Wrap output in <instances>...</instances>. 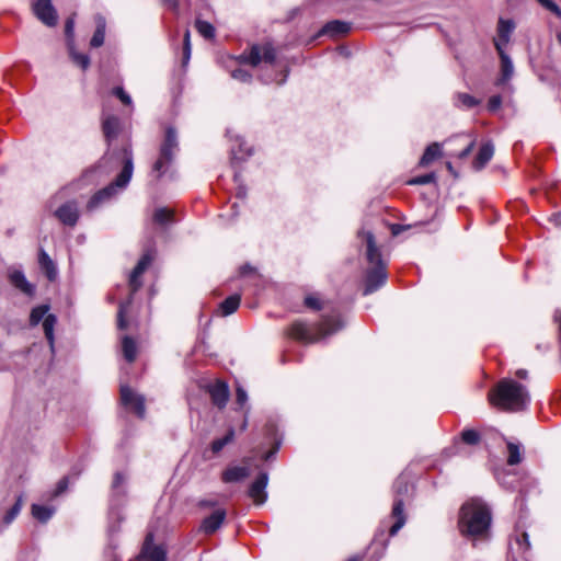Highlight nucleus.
Listing matches in <instances>:
<instances>
[{"label": "nucleus", "mask_w": 561, "mask_h": 561, "mask_svg": "<svg viewBox=\"0 0 561 561\" xmlns=\"http://www.w3.org/2000/svg\"><path fill=\"white\" fill-rule=\"evenodd\" d=\"M492 515L489 506L480 499L466 502L459 513V530L462 536L472 540L489 537Z\"/></svg>", "instance_id": "nucleus-1"}, {"label": "nucleus", "mask_w": 561, "mask_h": 561, "mask_svg": "<svg viewBox=\"0 0 561 561\" xmlns=\"http://www.w3.org/2000/svg\"><path fill=\"white\" fill-rule=\"evenodd\" d=\"M489 400L495 408L507 412H519L527 409L530 396L522 383L504 378L489 393Z\"/></svg>", "instance_id": "nucleus-2"}, {"label": "nucleus", "mask_w": 561, "mask_h": 561, "mask_svg": "<svg viewBox=\"0 0 561 561\" xmlns=\"http://www.w3.org/2000/svg\"><path fill=\"white\" fill-rule=\"evenodd\" d=\"M358 236L365 239L367 247L366 257L367 261L374 265V267L367 272L366 286L364 289V295H369L385 285L387 272L373 232L362 230L358 232Z\"/></svg>", "instance_id": "nucleus-3"}, {"label": "nucleus", "mask_w": 561, "mask_h": 561, "mask_svg": "<svg viewBox=\"0 0 561 561\" xmlns=\"http://www.w3.org/2000/svg\"><path fill=\"white\" fill-rule=\"evenodd\" d=\"M342 327L343 323L336 316H328L318 324L294 322L289 329V335L305 343H316L337 332Z\"/></svg>", "instance_id": "nucleus-4"}, {"label": "nucleus", "mask_w": 561, "mask_h": 561, "mask_svg": "<svg viewBox=\"0 0 561 561\" xmlns=\"http://www.w3.org/2000/svg\"><path fill=\"white\" fill-rule=\"evenodd\" d=\"M134 171V162H133V152L129 148H125L123 150V169L121 173L117 175L114 182L105 186L104 188L96 192L88 203V209L92 210L99 207L102 203L108 201L116 194L117 190L125 188L133 175Z\"/></svg>", "instance_id": "nucleus-5"}, {"label": "nucleus", "mask_w": 561, "mask_h": 561, "mask_svg": "<svg viewBox=\"0 0 561 561\" xmlns=\"http://www.w3.org/2000/svg\"><path fill=\"white\" fill-rule=\"evenodd\" d=\"M179 149L178 135L174 128L168 127L163 142L160 147V152L157 161L153 163L152 171L157 178H161L172 163L174 156Z\"/></svg>", "instance_id": "nucleus-6"}, {"label": "nucleus", "mask_w": 561, "mask_h": 561, "mask_svg": "<svg viewBox=\"0 0 561 561\" xmlns=\"http://www.w3.org/2000/svg\"><path fill=\"white\" fill-rule=\"evenodd\" d=\"M276 51L272 44L265 43L263 45H253L249 53H243L238 57L240 64H249L253 67L257 66L261 61L274 62Z\"/></svg>", "instance_id": "nucleus-7"}, {"label": "nucleus", "mask_w": 561, "mask_h": 561, "mask_svg": "<svg viewBox=\"0 0 561 561\" xmlns=\"http://www.w3.org/2000/svg\"><path fill=\"white\" fill-rule=\"evenodd\" d=\"M33 12L45 25L55 26L57 24L58 15L51 0H36L33 4Z\"/></svg>", "instance_id": "nucleus-8"}, {"label": "nucleus", "mask_w": 561, "mask_h": 561, "mask_svg": "<svg viewBox=\"0 0 561 561\" xmlns=\"http://www.w3.org/2000/svg\"><path fill=\"white\" fill-rule=\"evenodd\" d=\"M121 400L124 405L131 408L139 417L145 416V399L142 396L135 393L129 387L121 388Z\"/></svg>", "instance_id": "nucleus-9"}, {"label": "nucleus", "mask_w": 561, "mask_h": 561, "mask_svg": "<svg viewBox=\"0 0 561 561\" xmlns=\"http://www.w3.org/2000/svg\"><path fill=\"white\" fill-rule=\"evenodd\" d=\"M268 483V474L261 472L259 477L252 482L249 488L248 494L256 505H262L267 500L266 486Z\"/></svg>", "instance_id": "nucleus-10"}, {"label": "nucleus", "mask_w": 561, "mask_h": 561, "mask_svg": "<svg viewBox=\"0 0 561 561\" xmlns=\"http://www.w3.org/2000/svg\"><path fill=\"white\" fill-rule=\"evenodd\" d=\"M152 260H153V257H152L151 253L147 252L140 257L137 265L133 270L130 277H129V286L131 288V295L134 293H136L141 287V282L139 280V277L148 268V266L151 264Z\"/></svg>", "instance_id": "nucleus-11"}, {"label": "nucleus", "mask_w": 561, "mask_h": 561, "mask_svg": "<svg viewBox=\"0 0 561 561\" xmlns=\"http://www.w3.org/2000/svg\"><path fill=\"white\" fill-rule=\"evenodd\" d=\"M208 393L211 402L219 409H224L229 399V388L224 381L217 380L208 386Z\"/></svg>", "instance_id": "nucleus-12"}, {"label": "nucleus", "mask_w": 561, "mask_h": 561, "mask_svg": "<svg viewBox=\"0 0 561 561\" xmlns=\"http://www.w3.org/2000/svg\"><path fill=\"white\" fill-rule=\"evenodd\" d=\"M515 30V22L511 19H500L497 22V38L494 39V46L504 49L511 39V35Z\"/></svg>", "instance_id": "nucleus-13"}, {"label": "nucleus", "mask_w": 561, "mask_h": 561, "mask_svg": "<svg viewBox=\"0 0 561 561\" xmlns=\"http://www.w3.org/2000/svg\"><path fill=\"white\" fill-rule=\"evenodd\" d=\"M55 215L64 225L75 226L79 219L78 205L75 202H68L56 209Z\"/></svg>", "instance_id": "nucleus-14"}, {"label": "nucleus", "mask_w": 561, "mask_h": 561, "mask_svg": "<svg viewBox=\"0 0 561 561\" xmlns=\"http://www.w3.org/2000/svg\"><path fill=\"white\" fill-rule=\"evenodd\" d=\"M226 519V511L222 508L216 510L211 515L203 519L201 529L203 533L210 535L220 528Z\"/></svg>", "instance_id": "nucleus-15"}, {"label": "nucleus", "mask_w": 561, "mask_h": 561, "mask_svg": "<svg viewBox=\"0 0 561 561\" xmlns=\"http://www.w3.org/2000/svg\"><path fill=\"white\" fill-rule=\"evenodd\" d=\"M152 534H148L140 557L149 561H165L164 550L161 547L152 546Z\"/></svg>", "instance_id": "nucleus-16"}, {"label": "nucleus", "mask_w": 561, "mask_h": 561, "mask_svg": "<svg viewBox=\"0 0 561 561\" xmlns=\"http://www.w3.org/2000/svg\"><path fill=\"white\" fill-rule=\"evenodd\" d=\"M496 51L501 59V77L496 80V85H501L512 78L514 73V66L510 56L505 53V49H502L499 46Z\"/></svg>", "instance_id": "nucleus-17"}, {"label": "nucleus", "mask_w": 561, "mask_h": 561, "mask_svg": "<svg viewBox=\"0 0 561 561\" xmlns=\"http://www.w3.org/2000/svg\"><path fill=\"white\" fill-rule=\"evenodd\" d=\"M250 474V469L247 466H234L227 468L222 474L221 480L225 483L239 482Z\"/></svg>", "instance_id": "nucleus-18"}, {"label": "nucleus", "mask_w": 561, "mask_h": 561, "mask_svg": "<svg viewBox=\"0 0 561 561\" xmlns=\"http://www.w3.org/2000/svg\"><path fill=\"white\" fill-rule=\"evenodd\" d=\"M392 517L396 518V522L390 527V536H394L405 524V515L403 513V501L401 499H397L393 503Z\"/></svg>", "instance_id": "nucleus-19"}, {"label": "nucleus", "mask_w": 561, "mask_h": 561, "mask_svg": "<svg viewBox=\"0 0 561 561\" xmlns=\"http://www.w3.org/2000/svg\"><path fill=\"white\" fill-rule=\"evenodd\" d=\"M351 30V25L346 22H342L339 20L331 21L327 23L319 35H330L332 37L346 34Z\"/></svg>", "instance_id": "nucleus-20"}, {"label": "nucleus", "mask_w": 561, "mask_h": 561, "mask_svg": "<svg viewBox=\"0 0 561 561\" xmlns=\"http://www.w3.org/2000/svg\"><path fill=\"white\" fill-rule=\"evenodd\" d=\"M11 284L26 295H33L34 287L25 278L21 271H12L9 274Z\"/></svg>", "instance_id": "nucleus-21"}, {"label": "nucleus", "mask_w": 561, "mask_h": 561, "mask_svg": "<svg viewBox=\"0 0 561 561\" xmlns=\"http://www.w3.org/2000/svg\"><path fill=\"white\" fill-rule=\"evenodd\" d=\"M95 24H96V28L91 38L90 45H91V47L98 48V47L102 46L104 43L106 21L102 15H96Z\"/></svg>", "instance_id": "nucleus-22"}, {"label": "nucleus", "mask_w": 561, "mask_h": 561, "mask_svg": "<svg viewBox=\"0 0 561 561\" xmlns=\"http://www.w3.org/2000/svg\"><path fill=\"white\" fill-rule=\"evenodd\" d=\"M494 147L491 142H486L482 145L480 148L478 156L473 162V165L477 170H481L493 157Z\"/></svg>", "instance_id": "nucleus-23"}, {"label": "nucleus", "mask_w": 561, "mask_h": 561, "mask_svg": "<svg viewBox=\"0 0 561 561\" xmlns=\"http://www.w3.org/2000/svg\"><path fill=\"white\" fill-rule=\"evenodd\" d=\"M57 323V318L55 314H47L43 321V330L45 333V336L48 341L49 347L51 353L55 351V336H54V329Z\"/></svg>", "instance_id": "nucleus-24"}, {"label": "nucleus", "mask_w": 561, "mask_h": 561, "mask_svg": "<svg viewBox=\"0 0 561 561\" xmlns=\"http://www.w3.org/2000/svg\"><path fill=\"white\" fill-rule=\"evenodd\" d=\"M442 147L438 142H433L430 146L426 147L423 156L420 159V165L421 167H427L431 164L435 159L439 158L442 156Z\"/></svg>", "instance_id": "nucleus-25"}, {"label": "nucleus", "mask_w": 561, "mask_h": 561, "mask_svg": "<svg viewBox=\"0 0 561 561\" xmlns=\"http://www.w3.org/2000/svg\"><path fill=\"white\" fill-rule=\"evenodd\" d=\"M241 296L238 294L227 297L219 306L221 316L227 317L237 311L240 306Z\"/></svg>", "instance_id": "nucleus-26"}, {"label": "nucleus", "mask_w": 561, "mask_h": 561, "mask_svg": "<svg viewBox=\"0 0 561 561\" xmlns=\"http://www.w3.org/2000/svg\"><path fill=\"white\" fill-rule=\"evenodd\" d=\"M38 263L41 265V268L46 273L48 279H55L57 275L55 263L44 250H41L39 252Z\"/></svg>", "instance_id": "nucleus-27"}, {"label": "nucleus", "mask_w": 561, "mask_h": 561, "mask_svg": "<svg viewBox=\"0 0 561 561\" xmlns=\"http://www.w3.org/2000/svg\"><path fill=\"white\" fill-rule=\"evenodd\" d=\"M32 516L41 523H46L55 513L54 507L33 504L31 508Z\"/></svg>", "instance_id": "nucleus-28"}, {"label": "nucleus", "mask_w": 561, "mask_h": 561, "mask_svg": "<svg viewBox=\"0 0 561 561\" xmlns=\"http://www.w3.org/2000/svg\"><path fill=\"white\" fill-rule=\"evenodd\" d=\"M233 439H234V430L232 427H230L224 437L213 440V443L210 445V449L214 454H218L219 451L222 450V448L226 445L232 443Z\"/></svg>", "instance_id": "nucleus-29"}, {"label": "nucleus", "mask_w": 561, "mask_h": 561, "mask_svg": "<svg viewBox=\"0 0 561 561\" xmlns=\"http://www.w3.org/2000/svg\"><path fill=\"white\" fill-rule=\"evenodd\" d=\"M119 121L115 116H108L103 122V131L107 139L114 138L117 135Z\"/></svg>", "instance_id": "nucleus-30"}, {"label": "nucleus", "mask_w": 561, "mask_h": 561, "mask_svg": "<svg viewBox=\"0 0 561 561\" xmlns=\"http://www.w3.org/2000/svg\"><path fill=\"white\" fill-rule=\"evenodd\" d=\"M122 346H123L124 357L126 358V360L129 363L134 362L136 359V355H137V347H136L134 340L129 336H125L123 339Z\"/></svg>", "instance_id": "nucleus-31"}, {"label": "nucleus", "mask_w": 561, "mask_h": 561, "mask_svg": "<svg viewBox=\"0 0 561 561\" xmlns=\"http://www.w3.org/2000/svg\"><path fill=\"white\" fill-rule=\"evenodd\" d=\"M49 306L48 305H41L32 309L30 314V324L32 327L37 325L42 320L44 321L45 317L48 313Z\"/></svg>", "instance_id": "nucleus-32"}, {"label": "nucleus", "mask_w": 561, "mask_h": 561, "mask_svg": "<svg viewBox=\"0 0 561 561\" xmlns=\"http://www.w3.org/2000/svg\"><path fill=\"white\" fill-rule=\"evenodd\" d=\"M68 48H69V54H70L72 61L76 65H78L79 67H81L83 70H85L90 66L89 56L85 54L76 51L75 45L71 43L68 45Z\"/></svg>", "instance_id": "nucleus-33"}, {"label": "nucleus", "mask_w": 561, "mask_h": 561, "mask_svg": "<svg viewBox=\"0 0 561 561\" xmlns=\"http://www.w3.org/2000/svg\"><path fill=\"white\" fill-rule=\"evenodd\" d=\"M23 506V496H18L14 505L4 514L3 516V524L5 526H9L20 514Z\"/></svg>", "instance_id": "nucleus-34"}, {"label": "nucleus", "mask_w": 561, "mask_h": 561, "mask_svg": "<svg viewBox=\"0 0 561 561\" xmlns=\"http://www.w3.org/2000/svg\"><path fill=\"white\" fill-rule=\"evenodd\" d=\"M173 220V213L165 207L157 208L153 213V221L159 225H165Z\"/></svg>", "instance_id": "nucleus-35"}, {"label": "nucleus", "mask_w": 561, "mask_h": 561, "mask_svg": "<svg viewBox=\"0 0 561 561\" xmlns=\"http://www.w3.org/2000/svg\"><path fill=\"white\" fill-rule=\"evenodd\" d=\"M195 27H196L197 32L203 37H205L207 39L214 38V36H215V28H214V26L209 22L203 21V20H197L195 22Z\"/></svg>", "instance_id": "nucleus-36"}, {"label": "nucleus", "mask_w": 561, "mask_h": 561, "mask_svg": "<svg viewBox=\"0 0 561 561\" xmlns=\"http://www.w3.org/2000/svg\"><path fill=\"white\" fill-rule=\"evenodd\" d=\"M507 450H508L507 463L510 466L518 465L522 461V454L519 450V446L514 443H508Z\"/></svg>", "instance_id": "nucleus-37"}, {"label": "nucleus", "mask_w": 561, "mask_h": 561, "mask_svg": "<svg viewBox=\"0 0 561 561\" xmlns=\"http://www.w3.org/2000/svg\"><path fill=\"white\" fill-rule=\"evenodd\" d=\"M436 181V174L435 173H427L423 175L415 176L408 181L409 185H425L430 184Z\"/></svg>", "instance_id": "nucleus-38"}, {"label": "nucleus", "mask_w": 561, "mask_h": 561, "mask_svg": "<svg viewBox=\"0 0 561 561\" xmlns=\"http://www.w3.org/2000/svg\"><path fill=\"white\" fill-rule=\"evenodd\" d=\"M131 304V297L126 302L119 304V309L117 313V325L119 329H126L127 322L125 320V312L127 311V308Z\"/></svg>", "instance_id": "nucleus-39"}, {"label": "nucleus", "mask_w": 561, "mask_h": 561, "mask_svg": "<svg viewBox=\"0 0 561 561\" xmlns=\"http://www.w3.org/2000/svg\"><path fill=\"white\" fill-rule=\"evenodd\" d=\"M457 101L459 104L467 108L474 107L476 105L479 104V101L468 93H458Z\"/></svg>", "instance_id": "nucleus-40"}, {"label": "nucleus", "mask_w": 561, "mask_h": 561, "mask_svg": "<svg viewBox=\"0 0 561 561\" xmlns=\"http://www.w3.org/2000/svg\"><path fill=\"white\" fill-rule=\"evenodd\" d=\"M461 438L468 445H477L480 442V434L474 430H465Z\"/></svg>", "instance_id": "nucleus-41"}, {"label": "nucleus", "mask_w": 561, "mask_h": 561, "mask_svg": "<svg viewBox=\"0 0 561 561\" xmlns=\"http://www.w3.org/2000/svg\"><path fill=\"white\" fill-rule=\"evenodd\" d=\"M191 57V34L186 30L183 38V62L186 64Z\"/></svg>", "instance_id": "nucleus-42"}, {"label": "nucleus", "mask_w": 561, "mask_h": 561, "mask_svg": "<svg viewBox=\"0 0 561 561\" xmlns=\"http://www.w3.org/2000/svg\"><path fill=\"white\" fill-rule=\"evenodd\" d=\"M305 305H306V307L313 309V310H320L323 307L320 298L314 295L307 296L305 298Z\"/></svg>", "instance_id": "nucleus-43"}, {"label": "nucleus", "mask_w": 561, "mask_h": 561, "mask_svg": "<svg viewBox=\"0 0 561 561\" xmlns=\"http://www.w3.org/2000/svg\"><path fill=\"white\" fill-rule=\"evenodd\" d=\"M543 8L551 11L557 18L561 19V9L552 0H537Z\"/></svg>", "instance_id": "nucleus-44"}, {"label": "nucleus", "mask_w": 561, "mask_h": 561, "mask_svg": "<svg viewBox=\"0 0 561 561\" xmlns=\"http://www.w3.org/2000/svg\"><path fill=\"white\" fill-rule=\"evenodd\" d=\"M515 543L518 547V550L522 552H526L530 548L528 535L526 533H523L520 536H518L515 540Z\"/></svg>", "instance_id": "nucleus-45"}, {"label": "nucleus", "mask_w": 561, "mask_h": 561, "mask_svg": "<svg viewBox=\"0 0 561 561\" xmlns=\"http://www.w3.org/2000/svg\"><path fill=\"white\" fill-rule=\"evenodd\" d=\"M231 77L241 82H249L252 78V75L241 68H238L231 72Z\"/></svg>", "instance_id": "nucleus-46"}, {"label": "nucleus", "mask_w": 561, "mask_h": 561, "mask_svg": "<svg viewBox=\"0 0 561 561\" xmlns=\"http://www.w3.org/2000/svg\"><path fill=\"white\" fill-rule=\"evenodd\" d=\"M114 95H116L125 105L131 104L130 96L125 92V90L121 87H116L113 90Z\"/></svg>", "instance_id": "nucleus-47"}, {"label": "nucleus", "mask_w": 561, "mask_h": 561, "mask_svg": "<svg viewBox=\"0 0 561 561\" xmlns=\"http://www.w3.org/2000/svg\"><path fill=\"white\" fill-rule=\"evenodd\" d=\"M73 31H75V22L72 19H68L65 24V33L68 39V45L73 44Z\"/></svg>", "instance_id": "nucleus-48"}, {"label": "nucleus", "mask_w": 561, "mask_h": 561, "mask_svg": "<svg viewBox=\"0 0 561 561\" xmlns=\"http://www.w3.org/2000/svg\"><path fill=\"white\" fill-rule=\"evenodd\" d=\"M502 105V98L501 95H493L489 99V102H488V110L490 112H495L497 111Z\"/></svg>", "instance_id": "nucleus-49"}, {"label": "nucleus", "mask_w": 561, "mask_h": 561, "mask_svg": "<svg viewBox=\"0 0 561 561\" xmlns=\"http://www.w3.org/2000/svg\"><path fill=\"white\" fill-rule=\"evenodd\" d=\"M248 401V393L242 387L236 390V402L242 408Z\"/></svg>", "instance_id": "nucleus-50"}, {"label": "nucleus", "mask_w": 561, "mask_h": 561, "mask_svg": "<svg viewBox=\"0 0 561 561\" xmlns=\"http://www.w3.org/2000/svg\"><path fill=\"white\" fill-rule=\"evenodd\" d=\"M125 482V477L121 472H116L114 476V480L112 483V488L116 491L123 485Z\"/></svg>", "instance_id": "nucleus-51"}, {"label": "nucleus", "mask_w": 561, "mask_h": 561, "mask_svg": "<svg viewBox=\"0 0 561 561\" xmlns=\"http://www.w3.org/2000/svg\"><path fill=\"white\" fill-rule=\"evenodd\" d=\"M68 488V479L67 478H62L58 483H57V488L55 490V493L54 495L57 496L59 494H61L62 492H65Z\"/></svg>", "instance_id": "nucleus-52"}, {"label": "nucleus", "mask_w": 561, "mask_h": 561, "mask_svg": "<svg viewBox=\"0 0 561 561\" xmlns=\"http://www.w3.org/2000/svg\"><path fill=\"white\" fill-rule=\"evenodd\" d=\"M218 504L216 499H204L198 502L199 507H215Z\"/></svg>", "instance_id": "nucleus-53"}, {"label": "nucleus", "mask_w": 561, "mask_h": 561, "mask_svg": "<svg viewBox=\"0 0 561 561\" xmlns=\"http://www.w3.org/2000/svg\"><path fill=\"white\" fill-rule=\"evenodd\" d=\"M473 146H474V142H470L461 152H459L458 158L459 159L467 158L470 154V152L472 151Z\"/></svg>", "instance_id": "nucleus-54"}, {"label": "nucleus", "mask_w": 561, "mask_h": 561, "mask_svg": "<svg viewBox=\"0 0 561 561\" xmlns=\"http://www.w3.org/2000/svg\"><path fill=\"white\" fill-rule=\"evenodd\" d=\"M394 488H396L397 493H399V494L408 491V485L407 484L402 485V482L400 480H398L396 482Z\"/></svg>", "instance_id": "nucleus-55"}, {"label": "nucleus", "mask_w": 561, "mask_h": 561, "mask_svg": "<svg viewBox=\"0 0 561 561\" xmlns=\"http://www.w3.org/2000/svg\"><path fill=\"white\" fill-rule=\"evenodd\" d=\"M164 2L173 10L179 8V0H164Z\"/></svg>", "instance_id": "nucleus-56"}, {"label": "nucleus", "mask_w": 561, "mask_h": 561, "mask_svg": "<svg viewBox=\"0 0 561 561\" xmlns=\"http://www.w3.org/2000/svg\"><path fill=\"white\" fill-rule=\"evenodd\" d=\"M516 376H517L518 378H520V379H526V378H527V376H528V373H527V370H525V369H518V370L516 371Z\"/></svg>", "instance_id": "nucleus-57"}, {"label": "nucleus", "mask_w": 561, "mask_h": 561, "mask_svg": "<svg viewBox=\"0 0 561 561\" xmlns=\"http://www.w3.org/2000/svg\"><path fill=\"white\" fill-rule=\"evenodd\" d=\"M403 230V227L400 225H393L392 226V233L394 236L399 234Z\"/></svg>", "instance_id": "nucleus-58"}, {"label": "nucleus", "mask_w": 561, "mask_h": 561, "mask_svg": "<svg viewBox=\"0 0 561 561\" xmlns=\"http://www.w3.org/2000/svg\"><path fill=\"white\" fill-rule=\"evenodd\" d=\"M277 449H278V447L276 446L274 449H272V450H270L268 453H266V455H265L264 459H265V460L271 459V458H272V457L277 453Z\"/></svg>", "instance_id": "nucleus-59"}, {"label": "nucleus", "mask_w": 561, "mask_h": 561, "mask_svg": "<svg viewBox=\"0 0 561 561\" xmlns=\"http://www.w3.org/2000/svg\"><path fill=\"white\" fill-rule=\"evenodd\" d=\"M446 168H447V170H448L450 173H453V174H455V175H456V173H455V170H454V167H453L451 162H447V163H446Z\"/></svg>", "instance_id": "nucleus-60"}, {"label": "nucleus", "mask_w": 561, "mask_h": 561, "mask_svg": "<svg viewBox=\"0 0 561 561\" xmlns=\"http://www.w3.org/2000/svg\"><path fill=\"white\" fill-rule=\"evenodd\" d=\"M247 426H248V421H247V420H244V421H243V423H242V425H241V430H245V428H247Z\"/></svg>", "instance_id": "nucleus-61"}, {"label": "nucleus", "mask_w": 561, "mask_h": 561, "mask_svg": "<svg viewBox=\"0 0 561 561\" xmlns=\"http://www.w3.org/2000/svg\"><path fill=\"white\" fill-rule=\"evenodd\" d=\"M558 42L561 45V32L557 35Z\"/></svg>", "instance_id": "nucleus-62"}, {"label": "nucleus", "mask_w": 561, "mask_h": 561, "mask_svg": "<svg viewBox=\"0 0 561 561\" xmlns=\"http://www.w3.org/2000/svg\"><path fill=\"white\" fill-rule=\"evenodd\" d=\"M348 561H360L358 558H352Z\"/></svg>", "instance_id": "nucleus-63"}]
</instances>
